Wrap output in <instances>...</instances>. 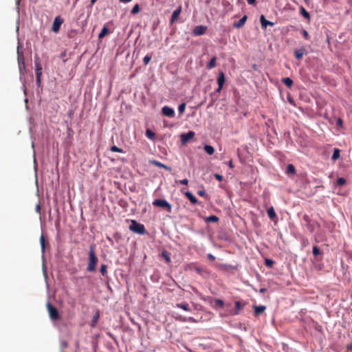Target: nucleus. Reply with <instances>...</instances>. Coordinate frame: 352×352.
Instances as JSON below:
<instances>
[{
	"instance_id": "obj_3",
	"label": "nucleus",
	"mask_w": 352,
	"mask_h": 352,
	"mask_svg": "<svg viewBox=\"0 0 352 352\" xmlns=\"http://www.w3.org/2000/svg\"><path fill=\"white\" fill-rule=\"evenodd\" d=\"M131 231L140 234H144L146 233V230L143 224L138 223L135 220H131V223L129 226Z\"/></svg>"
},
{
	"instance_id": "obj_16",
	"label": "nucleus",
	"mask_w": 352,
	"mask_h": 352,
	"mask_svg": "<svg viewBox=\"0 0 352 352\" xmlns=\"http://www.w3.org/2000/svg\"><path fill=\"white\" fill-rule=\"evenodd\" d=\"M151 163L153 165H155V166L157 167H159V168H163L166 170H170V168L162 163H161L159 161H157V160H152L151 161Z\"/></svg>"
},
{
	"instance_id": "obj_31",
	"label": "nucleus",
	"mask_w": 352,
	"mask_h": 352,
	"mask_svg": "<svg viewBox=\"0 0 352 352\" xmlns=\"http://www.w3.org/2000/svg\"><path fill=\"white\" fill-rule=\"evenodd\" d=\"M140 6H139V4L137 3L133 6L131 12L132 14H136L140 12Z\"/></svg>"
},
{
	"instance_id": "obj_19",
	"label": "nucleus",
	"mask_w": 352,
	"mask_h": 352,
	"mask_svg": "<svg viewBox=\"0 0 352 352\" xmlns=\"http://www.w3.org/2000/svg\"><path fill=\"white\" fill-rule=\"evenodd\" d=\"M185 195L192 204L197 203V199L190 192H186Z\"/></svg>"
},
{
	"instance_id": "obj_1",
	"label": "nucleus",
	"mask_w": 352,
	"mask_h": 352,
	"mask_svg": "<svg viewBox=\"0 0 352 352\" xmlns=\"http://www.w3.org/2000/svg\"><path fill=\"white\" fill-rule=\"evenodd\" d=\"M98 261V259L94 252V246L91 245L89 251V263L87 267L88 272H93L96 270Z\"/></svg>"
},
{
	"instance_id": "obj_21",
	"label": "nucleus",
	"mask_w": 352,
	"mask_h": 352,
	"mask_svg": "<svg viewBox=\"0 0 352 352\" xmlns=\"http://www.w3.org/2000/svg\"><path fill=\"white\" fill-rule=\"evenodd\" d=\"M219 217L215 215H210L209 217H206V219H205V221L207 223H209V222L217 223L219 221Z\"/></svg>"
},
{
	"instance_id": "obj_35",
	"label": "nucleus",
	"mask_w": 352,
	"mask_h": 352,
	"mask_svg": "<svg viewBox=\"0 0 352 352\" xmlns=\"http://www.w3.org/2000/svg\"><path fill=\"white\" fill-rule=\"evenodd\" d=\"M19 65L20 72L21 73L23 72L25 70V62H24L23 59L22 60L21 62L19 61Z\"/></svg>"
},
{
	"instance_id": "obj_55",
	"label": "nucleus",
	"mask_w": 352,
	"mask_h": 352,
	"mask_svg": "<svg viewBox=\"0 0 352 352\" xmlns=\"http://www.w3.org/2000/svg\"><path fill=\"white\" fill-rule=\"evenodd\" d=\"M97 0H91V4H94Z\"/></svg>"
},
{
	"instance_id": "obj_4",
	"label": "nucleus",
	"mask_w": 352,
	"mask_h": 352,
	"mask_svg": "<svg viewBox=\"0 0 352 352\" xmlns=\"http://www.w3.org/2000/svg\"><path fill=\"white\" fill-rule=\"evenodd\" d=\"M153 205L165 209L167 212H170L172 210L171 205L164 199H157L153 202Z\"/></svg>"
},
{
	"instance_id": "obj_47",
	"label": "nucleus",
	"mask_w": 352,
	"mask_h": 352,
	"mask_svg": "<svg viewBox=\"0 0 352 352\" xmlns=\"http://www.w3.org/2000/svg\"><path fill=\"white\" fill-rule=\"evenodd\" d=\"M197 194H198L199 196H201V197H204V196H206V192H205L204 190H199V191L197 192Z\"/></svg>"
},
{
	"instance_id": "obj_39",
	"label": "nucleus",
	"mask_w": 352,
	"mask_h": 352,
	"mask_svg": "<svg viewBox=\"0 0 352 352\" xmlns=\"http://www.w3.org/2000/svg\"><path fill=\"white\" fill-rule=\"evenodd\" d=\"M320 254V248L315 245L313 247V254L316 256L318 255H319Z\"/></svg>"
},
{
	"instance_id": "obj_32",
	"label": "nucleus",
	"mask_w": 352,
	"mask_h": 352,
	"mask_svg": "<svg viewBox=\"0 0 352 352\" xmlns=\"http://www.w3.org/2000/svg\"><path fill=\"white\" fill-rule=\"evenodd\" d=\"M151 58L152 56L151 54H147L146 56H145L143 58L144 65H147L151 61Z\"/></svg>"
},
{
	"instance_id": "obj_57",
	"label": "nucleus",
	"mask_w": 352,
	"mask_h": 352,
	"mask_svg": "<svg viewBox=\"0 0 352 352\" xmlns=\"http://www.w3.org/2000/svg\"><path fill=\"white\" fill-rule=\"evenodd\" d=\"M197 272H200V270L199 269H197Z\"/></svg>"
},
{
	"instance_id": "obj_36",
	"label": "nucleus",
	"mask_w": 352,
	"mask_h": 352,
	"mask_svg": "<svg viewBox=\"0 0 352 352\" xmlns=\"http://www.w3.org/2000/svg\"><path fill=\"white\" fill-rule=\"evenodd\" d=\"M265 265L267 267H272V266L274 265V261L272 259L265 258Z\"/></svg>"
},
{
	"instance_id": "obj_20",
	"label": "nucleus",
	"mask_w": 352,
	"mask_h": 352,
	"mask_svg": "<svg viewBox=\"0 0 352 352\" xmlns=\"http://www.w3.org/2000/svg\"><path fill=\"white\" fill-rule=\"evenodd\" d=\"M267 215L271 220H274L276 217L275 210L273 207L270 208L267 211Z\"/></svg>"
},
{
	"instance_id": "obj_25",
	"label": "nucleus",
	"mask_w": 352,
	"mask_h": 352,
	"mask_svg": "<svg viewBox=\"0 0 352 352\" xmlns=\"http://www.w3.org/2000/svg\"><path fill=\"white\" fill-rule=\"evenodd\" d=\"M204 151L209 155H212L214 153V148L210 145H205Z\"/></svg>"
},
{
	"instance_id": "obj_22",
	"label": "nucleus",
	"mask_w": 352,
	"mask_h": 352,
	"mask_svg": "<svg viewBox=\"0 0 352 352\" xmlns=\"http://www.w3.org/2000/svg\"><path fill=\"white\" fill-rule=\"evenodd\" d=\"M108 33H109V29H108V28H107L106 25H104V26L102 28V30H101L100 33L99 34V35H98V38H104V36H105Z\"/></svg>"
},
{
	"instance_id": "obj_24",
	"label": "nucleus",
	"mask_w": 352,
	"mask_h": 352,
	"mask_svg": "<svg viewBox=\"0 0 352 352\" xmlns=\"http://www.w3.org/2000/svg\"><path fill=\"white\" fill-rule=\"evenodd\" d=\"M282 82L289 88L293 85V80L290 78H284L282 79Z\"/></svg>"
},
{
	"instance_id": "obj_44",
	"label": "nucleus",
	"mask_w": 352,
	"mask_h": 352,
	"mask_svg": "<svg viewBox=\"0 0 352 352\" xmlns=\"http://www.w3.org/2000/svg\"><path fill=\"white\" fill-rule=\"evenodd\" d=\"M214 177L219 182H221L223 179V176L219 174H215Z\"/></svg>"
},
{
	"instance_id": "obj_45",
	"label": "nucleus",
	"mask_w": 352,
	"mask_h": 352,
	"mask_svg": "<svg viewBox=\"0 0 352 352\" xmlns=\"http://www.w3.org/2000/svg\"><path fill=\"white\" fill-rule=\"evenodd\" d=\"M179 182L181 184L187 185L188 184V180L187 179H184L180 180Z\"/></svg>"
},
{
	"instance_id": "obj_53",
	"label": "nucleus",
	"mask_w": 352,
	"mask_h": 352,
	"mask_svg": "<svg viewBox=\"0 0 352 352\" xmlns=\"http://www.w3.org/2000/svg\"><path fill=\"white\" fill-rule=\"evenodd\" d=\"M266 291H267L266 288H261L259 292H260V293H265Z\"/></svg>"
},
{
	"instance_id": "obj_18",
	"label": "nucleus",
	"mask_w": 352,
	"mask_h": 352,
	"mask_svg": "<svg viewBox=\"0 0 352 352\" xmlns=\"http://www.w3.org/2000/svg\"><path fill=\"white\" fill-rule=\"evenodd\" d=\"M286 173L288 175H295V173H296V168H295V167H294V166L293 164H289L287 166Z\"/></svg>"
},
{
	"instance_id": "obj_13",
	"label": "nucleus",
	"mask_w": 352,
	"mask_h": 352,
	"mask_svg": "<svg viewBox=\"0 0 352 352\" xmlns=\"http://www.w3.org/2000/svg\"><path fill=\"white\" fill-rule=\"evenodd\" d=\"M260 22H261V27L263 29H265L267 25L274 26V23L267 20L263 15L261 16Z\"/></svg>"
},
{
	"instance_id": "obj_38",
	"label": "nucleus",
	"mask_w": 352,
	"mask_h": 352,
	"mask_svg": "<svg viewBox=\"0 0 352 352\" xmlns=\"http://www.w3.org/2000/svg\"><path fill=\"white\" fill-rule=\"evenodd\" d=\"M110 150L113 152L124 153V151L122 148H120L116 146H111Z\"/></svg>"
},
{
	"instance_id": "obj_33",
	"label": "nucleus",
	"mask_w": 352,
	"mask_h": 352,
	"mask_svg": "<svg viewBox=\"0 0 352 352\" xmlns=\"http://www.w3.org/2000/svg\"><path fill=\"white\" fill-rule=\"evenodd\" d=\"M100 272L102 276H106L107 274V266L104 264H102L100 267Z\"/></svg>"
},
{
	"instance_id": "obj_6",
	"label": "nucleus",
	"mask_w": 352,
	"mask_h": 352,
	"mask_svg": "<svg viewBox=\"0 0 352 352\" xmlns=\"http://www.w3.org/2000/svg\"><path fill=\"white\" fill-rule=\"evenodd\" d=\"M63 22L64 20L60 16H56L52 23V30L55 33H58Z\"/></svg>"
},
{
	"instance_id": "obj_34",
	"label": "nucleus",
	"mask_w": 352,
	"mask_h": 352,
	"mask_svg": "<svg viewBox=\"0 0 352 352\" xmlns=\"http://www.w3.org/2000/svg\"><path fill=\"white\" fill-rule=\"evenodd\" d=\"M40 243H41L42 250H43V252H44L45 248V237L43 236V235H41L40 237Z\"/></svg>"
},
{
	"instance_id": "obj_5",
	"label": "nucleus",
	"mask_w": 352,
	"mask_h": 352,
	"mask_svg": "<svg viewBox=\"0 0 352 352\" xmlns=\"http://www.w3.org/2000/svg\"><path fill=\"white\" fill-rule=\"evenodd\" d=\"M47 308L48 310L50 317L52 320H56L60 318V316H59L58 309L54 306H53L51 303L47 302Z\"/></svg>"
},
{
	"instance_id": "obj_42",
	"label": "nucleus",
	"mask_w": 352,
	"mask_h": 352,
	"mask_svg": "<svg viewBox=\"0 0 352 352\" xmlns=\"http://www.w3.org/2000/svg\"><path fill=\"white\" fill-rule=\"evenodd\" d=\"M162 256L166 259L167 262H170V254L167 252H162Z\"/></svg>"
},
{
	"instance_id": "obj_11",
	"label": "nucleus",
	"mask_w": 352,
	"mask_h": 352,
	"mask_svg": "<svg viewBox=\"0 0 352 352\" xmlns=\"http://www.w3.org/2000/svg\"><path fill=\"white\" fill-rule=\"evenodd\" d=\"M182 12V6H179L175 10L173 11L171 19H170V23H174L179 18L180 14Z\"/></svg>"
},
{
	"instance_id": "obj_23",
	"label": "nucleus",
	"mask_w": 352,
	"mask_h": 352,
	"mask_svg": "<svg viewBox=\"0 0 352 352\" xmlns=\"http://www.w3.org/2000/svg\"><path fill=\"white\" fill-rule=\"evenodd\" d=\"M216 60H217V58L215 56H214L213 58H212L210 59V60L209 61V63L207 65V67L208 69H211L216 66Z\"/></svg>"
},
{
	"instance_id": "obj_56",
	"label": "nucleus",
	"mask_w": 352,
	"mask_h": 352,
	"mask_svg": "<svg viewBox=\"0 0 352 352\" xmlns=\"http://www.w3.org/2000/svg\"><path fill=\"white\" fill-rule=\"evenodd\" d=\"M289 102H290V103H292V102H293V100H289Z\"/></svg>"
},
{
	"instance_id": "obj_49",
	"label": "nucleus",
	"mask_w": 352,
	"mask_h": 352,
	"mask_svg": "<svg viewBox=\"0 0 352 352\" xmlns=\"http://www.w3.org/2000/svg\"><path fill=\"white\" fill-rule=\"evenodd\" d=\"M247 1L250 5H254L256 3V0H247Z\"/></svg>"
},
{
	"instance_id": "obj_12",
	"label": "nucleus",
	"mask_w": 352,
	"mask_h": 352,
	"mask_svg": "<svg viewBox=\"0 0 352 352\" xmlns=\"http://www.w3.org/2000/svg\"><path fill=\"white\" fill-rule=\"evenodd\" d=\"M307 54V52L304 47H301L300 49H296L294 50V56L297 60H300L302 58L303 55Z\"/></svg>"
},
{
	"instance_id": "obj_50",
	"label": "nucleus",
	"mask_w": 352,
	"mask_h": 352,
	"mask_svg": "<svg viewBox=\"0 0 352 352\" xmlns=\"http://www.w3.org/2000/svg\"><path fill=\"white\" fill-rule=\"evenodd\" d=\"M36 211L38 213H40L41 212V206L39 204H37L36 206Z\"/></svg>"
},
{
	"instance_id": "obj_15",
	"label": "nucleus",
	"mask_w": 352,
	"mask_h": 352,
	"mask_svg": "<svg viewBox=\"0 0 352 352\" xmlns=\"http://www.w3.org/2000/svg\"><path fill=\"white\" fill-rule=\"evenodd\" d=\"M254 309L255 316H258L265 311L266 307L263 305L254 306Z\"/></svg>"
},
{
	"instance_id": "obj_37",
	"label": "nucleus",
	"mask_w": 352,
	"mask_h": 352,
	"mask_svg": "<svg viewBox=\"0 0 352 352\" xmlns=\"http://www.w3.org/2000/svg\"><path fill=\"white\" fill-rule=\"evenodd\" d=\"M186 109V103L183 102L179 105L178 111L180 114L183 113Z\"/></svg>"
},
{
	"instance_id": "obj_9",
	"label": "nucleus",
	"mask_w": 352,
	"mask_h": 352,
	"mask_svg": "<svg viewBox=\"0 0 352 352\" xmlns=\"http://www.w3.org/2000/svg\"><path fill=\"white\" fill-rule=\"evenodd\" d=\"M207 27L204 25H197L195 27L192 34L195 36H201L206 33Z\"/></svg>"
},
{
	"instance_id": "obj_29",
	"label": "nucleus",
	"mask_w": 352,
	"mask_h": 352,
	"mask_svg": "<svg viewBox=\"0 0 352 352\" xmlns=\"http://www.w3.org/2000/svg\"><path fill=\"white\" fill-rule=\"evenodd\" d=\"M98 318H99V314H98V313H96V314L93 317L92 320H91V326H92L93 327H96V324L98 323Z\"/></svg>"
},
{
	"instance_id": "obj_8",
	"label": "nucleus",
	"mask_w": 352,
	"mask_h": 352,
	"mask_svg": "<svg viewBox=\"0 0 352 352\" xmlns=\"http://www.w3.org/2000/svg\"><path fill=\"white\" fill-rule=\"evenodd\" d=\"M195 132L192 131H190L186 133H182L181 135V142H182V144H185L190 140H191L195 136Z\"/></svg>"
},
{
	"instance_id": "obj_17",
	"label": "nucleus",
	"mask_w": 352,
	"mask_h": 352,
	"mask_svg": "<svg viewBox=\"0 0 352 352\" xmlns=\"http://www.w3.org/2000/svg\"><path fill=\"white\" fill-rule=\"evenodd\" d=\"M175 307L177 308L182 309L186 311H190V309L189 307V305L187 302H182V303H177L175 305Z\"/></svg>"
},
{
	"instance_id": "obj_7",
	"label": "nucleus",
	"mask_w": 352,
	"mask_h": 352,
	"mask_svg": "<svg viewBox=\"0 0 352 352\" xmlns=\"http://www.w3.org/2000/svg\"><path fill=\"white\" fill-rule=\"evenodd\" d=\"M225 74L223 72H219V77L217 78V83H218V85H219V87L217 89L216 91L217 93H220L222 88H223V86L225 83Z\"/></svg>"
},
{
	"instance_id": "obj_14",
	"label": "nucleus",
	"mask_w": 352,
	"mask_h": 352,
	"mask_svg": "<svg viewBox=\"0 0 352 352\" xmlns=\"http://www.w3.org/2000/svg\"><path fill=\"white\" fill-rule=\"evenodd\" d=\"M247 19H248L247 16L244 15L239 21H238L237 22L234 23L233 26L235 28H242L245 25V23L246 21H247Z\"/></svg>"
},
{
	"instance_id": "obj_41",
	"label": "nucleus",
	"mask_w": 352,
	"mask_h": 352,
	"mask_svg": "<svg viewBox=\"0 0 352 352\" xmlns=\"http://www.w3.org/2000/svg\"><path fill=\"white\" fill-rule=\"evenodd\" d=\"M214 303H215L216 305H217L219 307H223V305H224L223 300H222L221 299H216L214 300Z\"/></svg>"
},
{
	"instance_id": "obj_46",
	"label": "nucleus",
	"mask_w": 352,
	"mask_h": 352,
	"mask_svg": "<svg viewBox=\"0 0 352 352\" xmlns=\"http://www.w3.org/2000/svg\"><path fill=\"white\" fill-rule=\"evenodd\" d=\"M208 258L211 261H214L215 260V256H213L212 254H208Z\"/></svg>"
},
{
	"instance_id": "obj_26",
	"label": "nucleus",
	"mask_w": 352,
	"mask_h": 352,
	"mask_svg": "<svg viewBox=\"0 0 352 352\" xmlns=\"http://www.w3.org/2000/svg\"><path fill=\"white\" fill-rule=\"evenodd\" d=\"M300 14L306 19H310V14L309 13L305 10L304 7H300Z\"/></svg>"
},
{
	"instance_id": "obj_54",
	"label": "nucleus",
	"mask_w": 352,
	"mask_h": 352,
	"mask_svg": "<svg viewBox=\"0 0 352 352\" xmlns=\"http://www.w3.org/2000/svg\"><path fill=\"white\" fill-rule=\"evenodd\" d=\"M308 228L310 230V232H314V228L311 226V225H309Z\"/></svg>"
},
{
	"instance_id": "obj_48",
	"label": "nucleus",
	"mask_w": 352,
	"mask_h": 352,
	"mask_svg": "<svg viewBox=\"0 0 352 352\" xmlns=\"http://www.w3.org/2000/svg\"><path fill=\"white\" fill-rule=\"evenodd\" d=\"M337 125L342 126V120L341 118H338L337 120Z\"/></svg>"
},
{
	"instance_id": "obj_30",
	"label": "nucleus",
	"mask_w": 352,
	"mask_h": 352,
	"mask_svg": "<svg viewBox=\"0 0 352 352\" xmlns=\"http://www.w3.org/2000/svg\"><path fill=\"white\" fill-rule=\"evenodd\" d=\"M235 308H236V311L234 312V314H239V311L242 309V305L239 301L235 302Z\"/></svg>"
},
{
	"instance_id": "obj_2",
	"label": "nucleus",
	"mask_w": 352,
	"mask_h": 352,
	"mask_svg": "<svg viewBox=\"0 0 352 352\" xmlns=\"http://www.w3.org/2000/svg\"><path fill=\"white\" fill-rule=\"evenodd\" d=\"M34 65L36 85L38 87H40L41 85L42 65L38 56L34 57Z\"/></svg>"
},
{
	"instance_id": "obj_43",
	"label": "nucleus",
	"mask_w": 352,
	"mask_h": 352,
	"mask_svg": "<svg viewBox=\"0 0 352 352\" xmlns=\"http://www.w3.org/2000/svg\"><path fill=\"white\" fill-rule=\"evenodd\" d=\"M302 36L303 37L306 39V40H308L309 39V34L307 32V30H302Z\"/></svg>"
},
{
	"instance_id": "obj_52",
	"label": "nucleus",
	"mask_w": 352,
	"mask_h": 352,
	"mask_svg": "<svg viewBox=\"0 0 352 352\" xmlns=\"http://www.w3.org/2000/svg\"><path fill=\"white\" fill-rule=\"evenodd\" d=\"M131 1L132 0H120V2L124 3H129V2Z\"/></svg>"
},
{
	"instance_id": "obj_40",
	"label": "nucleus",
	"mask_w": 352,
	"mask_h": 352,
	"mask_svg": "<svg viewBox=\"0 0 352 352\" xmlns=\"http://www.w3.org/2000/svg\"><path fill=\"white\" fill-rule=\"evenodd\" d=\"M346 183V179L343 177H339L337 179V184L338 186H343Z\"/></svg>"
},
{
	"instance_id": "obj_27",
	"label": "nucleus",
	"mask_w": 352,
	"mask_h": 352,
	"mask_svg": "<svg viewBox=\"0 0 352 352\" xmlns=\"http://www.w3.org/2000/svg\"><path fill=\"white\" fill-rule=\"evenodd\" d=\"M146 136L150 139L153 140L155 137V133L150 129L146 131Z\"/></svg>"
},
{
	"instance_id": "obj_28",
	"label": "nucleus",
	"mask_w": 352,
	"mask_h": 352,
	"mask_svg": "<svg viewBox=\"0 0 352 352\" xmlns=\"http://www.w3.org/2000/svg\"><path fill=\"white\" fill-rule=\"evenodd\" d=\"M340 150L338 148H335L332 155V160H336L340 157Z\"/></svg>"
},
{
	"instance_id": "obj_51",
	"label": "nucleus",
	"mask_w": 352,
	"mask_h": 352,
	"mask_svg": "<svg viewBox=\"0 0 352 352\" xmlns=\"http://www.w3.org/2000/svg\"><path fill=\"white\" fill-rule=\"evenodd\" d=\"M228 166H230V168H234V165H233V163H232V160H230L228 162Z\"/></svg>"
},
{
	"instance_id": "obj_10",
	"label": "nucleus",
	"mask_w": 352,
	"mask_h": 352,
	"mask_svg": "<svg viewBox=\"0 0 352 352\" xmlns=\"http://www.w3.org/2000/svg\"><path fill=\"white\" fill-rule=\"evenodd\" d=\"M162 112L164 116L169 117V118H173L175 116V111H174L173 109H172L168 106H164L162 109Z\"/></svg>"
}]
</instances>
